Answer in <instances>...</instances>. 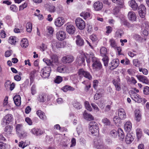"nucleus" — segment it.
I'll use <instances>...</instances> for the list:
<instances>
[{
    "label": "nucleus",
    "mask_w": 149,
    "mask_h": 149,
    "mask_svg": "<svg viewBox=\"0 0 149 149\" xmlns=\"http://www.w3.org/2000/svg\"><path fill=\"white\" fill-rule=\"evenodd\" d=\"M93 55V53L87 55L86 56L87 63H89L91 62V59L93 62L92 66L93 69L96 71L101 70L103 69L101 63L98 59L94 56Z\"/></svg>",
    "instance_id": "f257e3e1"
},
{
    "label": "nucleus",
    "mask_w": 149,
    "mask_h": 149,
    "mask_svg": "<svg viewBox=\"0 0 149 149\" xmlns=\"http://www.w3.org/2000/svg\"><path fill=\"white\" fill-rule=\"evenodd\" d=\"M89 128L91 133L95 136L99 135V130L98 124L94 121H92L89 124Z\"/></svg>",
    "instance_id": "f03ea898"
},
{
    "label": "nucleus",
    "mask_w": 149,
    "mask_h": 149,
    "mask_svg": "<svg viewBox=\"0 0 149 149\" xmlns=\"http://www.w3.org/2000/svg\"><path fill=\"white\" fill-rule=\"evenodd\" d=\"M78 76L80 79H81L83 77L91 80L92 79V76L90 73L84 70L83 69H80L78 72Z\"/></svg>",
    "instance_id": "7ed1b4c3"
},
{
    "label": "nucleus",
    "mask_w": 149,
    "mask_h": 149,
    "mask_svg": "<svg viewBox=\"0 0 149 149\" xmlns=\"http://www.w3.org/2000/svg\"><path fill=\"white\" fill-rule=\"evenodd\" d=\"M51 71V67L46 66L42 68L41 71L42 77L44 78H48L50 75Z\"/></svg>",
    "instance_id": "20e7f679"
},
{
    "label": "nucleus",
    "mask_w": 149,
    "mask_h": 149,
    "mask_svg": "<svg viewBox=\"0 0 149 149\" xmlns=\"http://www.w3.org/2000/svg\"><path fill=\"white\" fill-rule=\"evenodd\" d=\"M77 26L80 30L83 29L85 26V23L84 20L80 18H77L75 21Z\"/></svg>",
    "instance_id": "39448f33"
},
{
    "label": "nucleus",
    "mask_w": 149,
    "mask_h": 149,
    "mask_svg": "<svg viewBox=\"0 0 149 149\" xmlns=\"http://www.w3.org/2000/svg\"><path fill=\"white\" fill-rule=\"evenodd\" d=\"M13 119V116L10 114H7L2 120L1 124L5 126L9 124Z\"/></svg>",
    "instance_id": "423d86ee"
},
{
    "label": "nucleus",
    "mask_w": 149,
    "mask_h": 149,
    "mask_svg": "<svg viewBox=\"0 0 149 149\" xmlns=\"http://www.w3.org/2000/svg\"><path fill=\"white\" fill-rule=\"evenodd\" d=\"M138 11L141 17L143 18L145 17L146 13V9L143 4H141L140 5L138 8Z\"/></svg>",
    "instance_id": "0eeeda50"
},
{
    "label": "nucleus",
    "mask_w": 149,
    "mask_h": 149,
    "mask_svg": "<svg viewBox=\"0 0 149 149\" xmlns=\"http://www.w3.org/2000/svg\"><path fill=\"white\" fill-rule=\"evenodd\" d=\"M88 54H87L86 55H85L84 54H82L77 57V61L79 65H81V64H84V63L85 61V58L86 59V56Z\"/></svg>",
    "instance_id": "6e6552de"
},
{
    "label": "nucleus",
    "mask_w": 149,
    "mask_h": 149,
    "mask_svg": "<svg viewBox=\"0 0 149 149\" xmlns=\"http://www.w3.org/2000/svg\"><path fill=\"white\" fill-rule=\"evenodd\" d=\"M66 31L69 34H72L75 32V29L74 26L69 23L66 24Z\"/></svg>",
    "instance_id": "1a4fd4ad"
},
{
    "label": "nucleus",
    "mask_w": 149,
    "mask_h": 149,
    "mask_svg": "<svg viewBox=\"0 0 149 149\" xmlns=\"http://www.w3.org/2000/svg\"><path fill=\"white\" fill-rule=\"evenodd\" d=\"M56 36L58 40H62L66 37L65 33L63 31H59L57 32Z\"/></svg>",
    "instance_id": "9d476101"
},
{
    "label": "nucleus",
    "mask_w": 149,
    "mask_h": 149,
    "mask_svg": "<svg viewBox=\"0 0 149 149\" xmlns=\"http://www.w3.org/2000/svg\"><path fill=\"white\" fill-rule=\"evenodd\" d=\"M95 145L98 149H107V147L104 146L103 144L102 141L99 139L97 141H94Z\"/></svg>",
    "instance_id": "9b49d317"
},
{
    "label": "nucleus",
    "mask_w": 149,
    "mask_h": 149,
    "mask_svg": "<svg viewBox=\"0 0 149 149\" xmlns=\"http://www.w3.org/2000/svg\"><path fill=\"white\" fill-rule=\"evenodd\" d=\"M73 56L71 55H67L64 56L62 59V61L64 63H70L74 60Z\"/></svg>",
    "instance_id": "f8f14e48"
},
{
    "label": "nucleus",
    "mask_w": 149,
    "mask_h": 149,
    "mask_svg": "<svg viewBox=\"0 0 149 149\" xmlns=\"http://www.w3.org/2000/svg\"><path fill=\"white\" fill-rule=\"evenodd\" d=\"M135 120L137 122H139L141 119V114L139 109H136L134 111Z\"/></svg>",
    "instance_id": "ddd939ff"
},
{
    "label": "nucleus",
    "mask_w": 149,
    "mask_h": 149,
    "mask_svg": "<svg viewBox=\"0 0 149 149\" xmlns=\"http://www.w3.org/2000/svg\"><path fill=\"white\" fill-rule=\"evenodd\" d=\"M136 77L140 81L144 83L148 84L149 83L148 78L144 75H137L136 76Z\"/></svg>",
    "instance_id": "4468645a"
},
{
    "label": "nucleus",
    "mask_w": 149,
    "mask_h": 149,
    "mask_svg": "<svg viewBox=\"0 0 149 149\" xmlns=\"http://www.w3.org/2000/svg\"><path fill=\"white\" fill-rule=\"evenodd\" d=\"M93 7L96 11H99L103 7V4L101 2L98 1L95 2L93 4Z\"/></svg>",
    "instance_id": "2eb2a0df"
},
{
    "label": "nucleus",
    "mask_w": 149,
    "mask_h": 149,
    "mask_svg": "<svg viewBox=\"0 0 149 149\" xmlns=\"http://www.w3.org/2000/svg\"><path fill=\"white\" fill-rule=\"evenodd\" d=\"M65 20L62 17H58L56 19L55 24L56 26L58 27L62 26L64 23Z\"/></svg>",
    "instance_id": "dca6fc26"
},
{
    "label": "nucleus",
    "mask_w": 149,
    "mask_h": 149,
    "mask_svg": "<svg viewBox=\"0 0 149 149\" xmlns=\"http://www.w3.org/2000/svg\"><path fill=\"white\" fill-rule=\"evenodd\" d=\"M119 63V60L116 59L113 60L111 62V66H109V69L111 70H113L116 68Z\"/></svg>",
    "instance_id": "f3484780"
},
{
    "label": "nucleus",
    "mask_w": 149,
    "mask_h": 149,
    "mask_svg": "<svg viewBox=\"0 0 149 149\" xmlns=\"http://www.w3.org/2000/svg\"><path fill=\"white\" fill-rule=\"evenodd\" d=\"M31 132L33 134L37 135L40 136L43 134L44 133L43 131L40 129H36L33 128L31 130Z\"/></svg>",
    "instance_id": "a211bd4d"
},
{
    "label": "nucleus",
    "mask_w": 149,
    "mask_h": 149,
    "mask_svg": "<svg viewBox=\"0 0 149 149\" xmlns=\"http://www.w3.org/2000/svg\"><path fill=\"white\" fill-rule=\"evenodd\" d=\"M120 81V79L119 78H117V79H114L112 81L113 84L115 86L116 90L118 91H120L121 89Z\"/></svg>",
    "instance_id": "6ab92c4d"
},
{
    "label": "nucleus",
    "mask_w": 149,
    "mask_h": 149,
    "mask_svg": "<svg viewBox=\"0 0 149 149\" xmlns=\"http://www.w3.org/2000/svg\"><path fill=\"white\" fill-rule=\"evenodd\" d=\"M43 61L48 66H50L51 68H55L56 67V64L53 63V62L49 59L47 58H44Z\"/></svg>",
    "instance_id": "aec40b11"
},
{
    "label": "nucleus",
    "mask_w": 149,
    "mask_h": 149,
    "mask_svg": "<svg viewBox=\"0 0 149 149\" xmlns=\"http://www.w3.org/2000/svg\"><path fill=\"white\" fill-rule=\"evenodd\" d=\"M132 128V124L130 121H127L125 124L124 130L127 132H129L131 131Z\"/></svg>",
    "instance_id": "412c9836"
},
{
    "label": "nucleus",
    "mask_w": 149,
    "mask_h": 149,
    "mask_svg": "<svg viewBox=\"0 0 149 149\" xmlns=\"http://www.w3.org/2000/svg\"><path fill=\"white\" fill-rule=\"evenodd\" d=\"M128 17L130 20L133 22L135 21L136 18V15L133 11H130L128 13Z\"/></svg>",
    "instance_id": "4be33fe9"
},
{
    "label": "nucleus",
    "mask_w": 149,
    "mask_h": 149,
    "mask_svg": "<svg viewBox=\"0 0 149 149\" xmlns=\"http://www.w3.org/2000/svg\"><path fill=\"white\" fill-rule=\"evenodd\" d=\"M118 118L120 119H123L126 117L125 113L124 110L122 108L120 109L118 111Z\"/></svg>",
    "instance_id": "5701e85b"
},
{
    "label": "nucleus",
    "mask_w": 149,
    "mask_h": 149,
    "mask_svg": "<svg viewBox=\"0 0 149 149\" xmlns=\"http://www.w3.org/2000/svg\"><path fill=\"white\" fill-rule=\"evenodd\" d=\"M76 42L77 45L81 46L84 45V41L80 36L77 35L76 37Z\"/></svg>",
    "instance_id": "b1692460"
},
{
    "label": "nucleus",
    "mask_w": 149,
    "mask_h": 149,
    "mask_svg": "<svg viewBox=\"0 0 149 149\" xmlns=\"http://www.w3.org/2000/svg\"><path fill=\"white\" fill-rule=\"evenodd\" d=\"M134 140L132 136L130 133H127L126 135L125 141L127 144L131 143Z\"/></svg>",
    "instance_id": "393cba45"
},
{
    "label": "nucleus",
    "mask_w": 149,
    "mask_h": 149,
    "mask_svg": "<svg viewBox=\"0 0 149 149\" xmlns=\"http://www.w3.org/2000/svg\"><path fill=\"white\" fill-rule=\"evenodd\" d=\"M129 6L134 10H136L138 8V6L134 0H131L129 2Z\"/></svg>",
    "instance_id": "a878e982"
},
{
    "label": "nucleus",
    "mask_w": 149,
    "mask_h": 149,
    "mask_svg": "<svg viewBox=\"0 0 149 149\" xmlns=\"http://www.w3.org/2000/svg\"><path fill=\"white\" fill-rule=\"evenodd\" d=\"M109 135L111 138H116L118 135V131L115 129H113L110 131Z\"/></svg>",
    "instance_id": "bb28decb"
},
{
    "label": "nucleus",
    "mask_w": 149,
    "mask_h": 149,
    "mask_svg": "<svg viewBox=\"0 0 149 149\" xmlns=\"http://www.w3.org/2000/svg\"><path fill=\"white\" fill-rule=\"evenodd\" d=\"M20 45L23 48H26L29 45L28 40L26 38L23 39L21 41Z\"/></svg>",
    "instance_id": "cd10ccee"
},
{
    "label": "nucleus",
    "mask_w": 149,
    "mask_h": 149,
    "mask_svg": "<svg viewBox=\"0 0 149 149\" xmlns=\"http://www.w3.org/2000/svg\"><path fill=\"white\" fill-rule=\"evenodd\" d=\"M15 129L17 134H18L24 130L23 125L21 124L17 125L16 126Z\"/></svg>",
    "instance_id": "c85d7f7f"
},
{
    "label": "nucleus",
    "mask_w": 149,
    "mask_h": 149,
    "mask_svg": "<svg viewBox=\"0 0 149 149\" xmlns=\"http://www.w3.org/2000/svg\"><path fill=\"white\" fill-rule=\"evenodd\" d=\"M46 98L45 94L44 93H42L39 95L38 100L40 102H43L45 101Z\"/></svg>",
    "instance_id": "c756f323"
},
{
    "label": "nucleus",
    "mask_w": 149,
    "mask_h": 149,
    "mask_svg": "<svg viewBox=\"0 0 149 149\" xmlns=\"http://www.w3.org/2000/svg\"><path fill=\"white\" fill-rule=\"evenodd\" d=\"M61 89L64 92H66L68 91H74L75 90V88L70 86L67 85L62 87Z\"/></svg>",
    "instance_id": "7c9ffc66"
},
{
    "label": "nucleus",
    "mask_w": 149,
    "mask_h": 149,
    "mask_svg": "<svg viewBox=\"0 0 149 149\" xmlns=\"http://www.w3.org/2000/svg\"><path fill=\"white\" fill-rule=\"evenodd\" d=\"M13 127L12 126L8 125L4 128V131L7 134L9 135L11 134L13 130Z\"/></svg>",
    "instance_id": "2f4dec72"
},
{
    "label": "nucleus",
    "mask_w": 149,
    "mask_h": 149,
    "mask_svg": "<svg viewBox=\"0 0 149 149\" xmlns=\"http://www.w3.org/2000/svg\"><path fill=\"white\" fill-rule=\"evenodd\" d=\"M36 113L40 119L42 120H45L46 119V116L45 115L44 113L41 110H39L37 111Z\"/></svg>",
    "instance_id": "473e14b6"
},
{
    "label": "nucleus",
    "mask_w": 149,
    "mask_h": 149,
    "mask_svg": "<svg viewBox=\"0 0 149 149\" xmlns=\"http://www.w3.org/2000/svg\"><path fill=\"white\" fill-rule=\"evenodd\" d=\"M83 115L85 118L88 120H91L93 119V116L87 113L86 111H84Z\"/></svg>",
    "instance_id": "72a5a7b5"
},
{
    "label": "nucleus",
    "mask_w": 149,
    "mask_h": 149,
    "mask_svg": "<svg viewBox=\"0 0 149 149\" xmlns=\"http://www.w3.org/2000/svg\"><path fill=\"white\" fill-rule=\"evenodd\" d=\"M57 70L60 73H64L66 72V68L65 66H61L57 67Z\"/></svg>",
    "instance_id": "f704fd0d"
},
{
    "label": "nucleus",
    "mask_w": 149,
    "mask_h": 149,
    "mask_svg": "<svg viewBox=\"0 0 149 149\" xmlns=\"http://www.w3.org/2000/svg\"><path fill=\"white\" fill-rule=\"evenodd\" d=\"M107 49L104 47H102L100 50V53L101 56L103 57L105 56H107Z\"/></svg>",
    "instance_id": "c9c22d12"
},
{
    "label": "nucleus",
    "mask_w": 149,
    "mask_h": 149,
    "mask_svg": "<svg viewBox=\"0 0 149 149\" xmlns=\"http://www.w3.org/2000/svg\"><path fill=\"white\" fill-rule=\"evenodd\" d=\"M118 136L121 140L125 137V135L123 130L121 129H119L118 130Z\"/></svg>",
    "instance_id": "e433bc0d"
},
{
    "label": "nucleus",
    "mask_w": 149,
    "mask_h": 149,
    "mask_svg": "<svg viewBox=\"0 0 149 149\" xmlns=\"http://www.w3.org/2000/svg\"><path fill=\"white\" fill-rule=\"evenodd\" d=\"M102 122L106 126H110L111 124L110 120L107 118H104L102 120Z\"/></svg>",
    "instance_id": "4c0bfd02"
},
{
    "label": "nucleus",
    "mask_w": 149,
    "mask_h": 149,
    "mask_svg": "<svg viewBox=\"0 0 149 149\" xmlns=\"http://www.w3.org/2000/svg\"><path fill=\"white\" fill-rule=\"evenodd\" d=\"M123 31L121 29H119L117 31L116 33L115 36L117 38H121L122 35L123 34Z\"/></svg>",
    "instance_id": "58836bf2"
},
{
    "label": "nucleus",
    "mask_w": 149,
    "mask_h": 149,
    "mask_svg": "<svg viewBox=\"0 0 149 149\" xmlns=\"http://www.w3.org/2000/svg\"><path fill=\"white\" fill-rule=\"evenodd\" d=\"M31 93L32 95H34L37 93L36 86L35 84H33L31 88Z\"/></svg>",
    "instance_id": "ea45409f"
},
{
    "label": "nucleus",
    "mask_w": 149,
    "mask_h": 149,
    "mask_svg": "<svg viewBox=\"0 0 149 149\" xmlns=\"http://www.w3.org/2000/svg\"><path fill=\"white\" fill-rule=\"evenodd\" d=\"M51 59H52V61L53 62V63L56 64V63L58 62V59L57 57L56 56L53 55L51 56Z\"/></svg>",
    "instance_id": "a19ab883"
},
{
    "label": "nucleus",
    "mask_w": 149,
    "mask_h": 149,
    "mask_svg": "<svg viewBox=\"0 0 149 149\" xmlns=\"http://www.w3.org/2000/svg\"><path fill=\"white\" fill-rule=\"evenodd\" d=\"M80 15L81 16L83 17L84 19H86L90 17L91 14L89 12H84L81 13L80 14Z\"/></svg>",
    "instance_id": "79ce46f5"
},
{
    "label": "nucleus",
    "mask_w": 149,
    "mask_h": 149,
    "mask_svg": "<svg viewBox=\"0 0 149 149\" xmlns=\"http://www.w3.org/2000/svg\"><path fill=\"white\" fill-rule=\"evenodd\" d=\"M16 37L15 36L10 37L8 40V42L11 44H15L16 42Z\"/></svg>",
    "instance_id": "37998d69"
},
{
    "label": "nucleus",
    "mask_w": 149,
    "mask_h": 149,
    "mask_svg": "<svg viewBox=\"0 0 149 149\" xmlns=\"http://www.w3.org/2000/svg\"><path fill=\"white\" fill-rule=\"evenodd\" d=\"M35 73V71H32L30 74V82L31 84L33 82L34 78V74Z\"/></svg>",
    "instance_id": "c03bdc74"
},
{
    "label": "nucleus",
    "mask_w": 149,
    "mask_h": 149,
    "mask_svg": "<svg viewBox=\"0 0 149 149\" xmlns=\"http://www.w3.org/2000/svg\"><path fill=\"white\" fill-rule=\"evenodd\" d=\"M32 24L31 23L29 22L26 24V31L28 32H31L32 29Z\"/></svg>",
    "instance_id": "a18cd8bd"
},
{
    "label": "nucleus",
    "mask_w": 149,
    "mask_h": 149,
    "mask_svg": "<svg viewBox=\"0 0 149 149\" xmlns=\"http://www.w3.org/2000/svg\"><path fill=\"white\" fill-rule=\"evenodd\" d=\"M18 136L21 138L23 139L26 137L27 136V133L24 130L18 134Z\"/></svg>",
    "instance_id": "49530a36"
},
{
    "label": "nucleus",
    "mask_w": 149,
    "mask_h": 149,
    "mask_svg": "<svg viewBox=\"0 0 149 149\" xmlns=\"http://www.w3.org/2000/svg\"><path fill=\"white\" fill-rule=\"evenodd\" d=\"M14 102H21V97L19 95H16L13 97Z\"/></svg>",
    "instance_id": "de8ad7c7"
},
{
    "label": "nucleus",
    "mask_w": 149,
    "mask_h": 149,
    "mask_svg": "<svg viewBox=\"0 0 149 149\" xmlns=\"http://www.w3.org/2000/svg\"><path fill=\"white\" fill-rule=\"evenodd\" d=\"M110 46L112 47H115L117 46L115 40L113 39H110L109 40Z\"/></svg>",
    "instance_id": "09e8293b"
},
{
    "label": "nucleus",
    "mask_w": 149,
    "mask_h": 149,
    "mask_svg": "<svg viewBox=\"0 0 149 149\" xmlns=\"http://www.w3.org/2000/svg\"><path fill=\"white\" fill-rule=\"evenodd\" d=\"M63 80V78L62 77L59 76H57L54 81L56 83L59 84L62 82Z\"/></svg>",
    "instance_id": "8fccbe9b"
},
{
    "label": "nucleus",
    "mask_w": 149,
    "mask_h": 149,
    "mask_svg": "<svg viewBox=\"0 0 149 149\" xmlns=\"http://www.w3.org/2000/svg\"><path fill=\"white\" fill-rule=\"evenodd\" d=\"M102 61L104 63V65L105 66H107L108 65L109 59L107 56H105L103 57L102 59Z\"/></svg>",
    "instance_id": "3c124183"
},
{
    "label": "nucleus",
    "mask_w": 149,
    "mask_h": 149,
    "mask_svg": "<svg viewBox=\"0 0 149 149\" xmlns=\"http://www.w3.org/2000/svg\"><path fill=\"white\" fill-rule=\"evenodd\" d=\"M47 9L49 12L51 13L54 12L56 10L55 7L52 5H49Z\"/></svg>",
    "instance_id": "603ef678"
},
{
    "label": "nucleus",
    "mask_w": 149,
    "mask_h": 149,
    "mask_svg": "<svg viewBox=\"0 0 149 149\" xmlns=\"http://www.w3.org/2000/svg\"><path fill=\"white\" fill-rule=\"evenodd\" d=\"M136 134L137 138L139 139L141 137V130L139 128L137 129L136 130Z\"/></svg>",
    "instance_id": "864d4df0"
},
{
    "label": "nucleus",
    "mask_w": 149,
    "mask_h": 149,
    "mask_svg": "<svg viewBox=\"0 0 149 149\" xmlns=\"http://www.w3.org/2000/svg\"><path fill=\"white\" fill-rule=\"evenodd\" d=\"M134 38L136 40L139 42L141 41L142 39L140 35L137 34L134 35Z\"/></svg>",
    "instance_id": "5fc2aeb1"
},
{
    "label": "nucleus",
    "mask_w": 149,
    "mask_h": 149,
    "mask_svg": "<svg viewBox=\"0 0 149 149\" xmlns=\"http://www.w3.org/2000/svg\"><path fill=\"white\" fill-rule=\"evenodd\" d=\"M143 93L146 95H148L149 94V87L147 86L144 87L143 90Z\"/></svg>",
    "instance_id": "6e6d98bb"
},
{
    "label": "nucleus",
    "mask_w": 149,
    "mask_h": 149,
    "mask_svg": "<svg viewBox=\"0 0 149 149\" xmlns=\"http://www.w3.org/2000/svg\"><path fill=\"white\" fill-rule=\"evenodd\" d=\"M73 105L75 108H76L78 109H80L82 107L80 103H74Z\"/></svg>",
    "instance_id": "4d7b16f0"
},
{
    "label": "nucleus",
    "mask_w": 149,
    "mask_h": 149,
    "mask_svg": "<svg viewBox=\"0 0 149 149\" xmlns=\"http://www.w3.org/2000/svg\"><path fill=\"white\" fill-rule=\"evenodd\" d=\"M10 10L13 12H16L17 10V8L15 5H12L10 6Z\"/></svg>",
    "instance_id": "13d9d810"
},
{
    "label": "nucleus",
    "mask_w": 149,
    "mask_h": 149,
    "mask_svg": "<svg viewBox=\"0 0 149 149\" xmlns=\"http://www.w3.org/2000/svg\"><path fill=\"white\" fill-rule=\"evenodd\" d=\"M133 62L134 65L136 67H139L140 66L139 62L137 59H134Z\"/></svg>",
    "instance_id": "bf43d9fd"
},
{
    "label": "nucleus",
    "mask_w": 149,
    "mask_h": 149,
    "mask_svg": "<svg viewBox=\"0 0 149 149\" xmlns=\"http://www.w3.org/2000/svg\"><path fill=\"white\" fill-rule=\"evenodd\" d=\"M84 105L86 109L89 111H91L92 108L89 103H84Z\"/></svg>",
    "instance_id": "052dcab7"
},
{
    "label": "nucleus",
    "mask_w": 149,
    "mask_h": 149,
    "mask_svg": "<svg viewBox=\"0 0 149 149\" xmlns=\"http://www.w3.org/2000/svg\"><path fill=\"white\" fill-rule=\"evenodd\" d=\"M102 95V94L100 93H96L94 96V99L97 100L101 97Z\"/></svg>",
    "instance_id": "680f3d73"
},
{
    "label": "nucleus",
    "mask_w": 149,
    "mask_h": 149,
    "mask_svg": "<svg viewBox=\"0 0 149 149\" xmlns=\"http://www.w3.org/2000/svg\"><path fill=\"white\" fill-rule=\"evenodd\" d=\"M139 70L140 72H142L145 75H147L148 74V71L146 69L139 68Z\"/></svg>",
    "instance_id": "e2e57ef3"
},
{
    "label": "nucleus",
    "mask_w": 149,
    "mask_h": 149,
    "mask_svg": "<svg viewBox=\"0 0 149 149\" xmlns=\"http://www.w3.org/2000/svg\"><path fill=\"white\" fill-rule=\"evenodd\" d=\"M112 1L115 3L122 5L123 3V0H112Z\"/></svg>",
    "instance_id": "0e129e2a"
},
{
    "label": "nucleus",
    "mask_w": 149,
    "mask_h": 149,
    "mask_svg": "<svg viewBox=\"0 0 149 149\" xmlns=\"http://www.w3.org/2000/svg\"><path fill=\"white\" fill-rule=\"evenodd\" d=\"M11 83L10 81L9 80L6 81L5 83V86L6 89L9 88Z\"/></svg>",
    "instance_id": "69168bd1"
},
{
    "label": "nucleus",
    "mask_w": 149,
    "mask_h": 149,
    "mask_svg": "<svg viewBox=\"0 0 149 149\" xmlns=\"http://www.w3.org/2000/svg\"><path fill=\"white\" fill-rule=\"evenodd\" d=\"M90 38L93 42H94L97 40L96 36L94 34H93L90 36Z\"/></svg>",
    "instance_id": "338daca9"
},
{
    "label": "nucleus",
    "mask_w": 149,
    "mask_h": 149,
    "mask_svg": "<svg viewBox=\"0 0 149 149\" xmlns=\"http://www.w3.org/2000/svg\"><path fill=\"white\" fill-rule=\"evenodd\" d=\"M27 6L26 3H24L23 4L20 6L19 7V10H23L25 8H26Z\"/></svg>",
    "instance_id": "774afa93"
}]
</instances>
